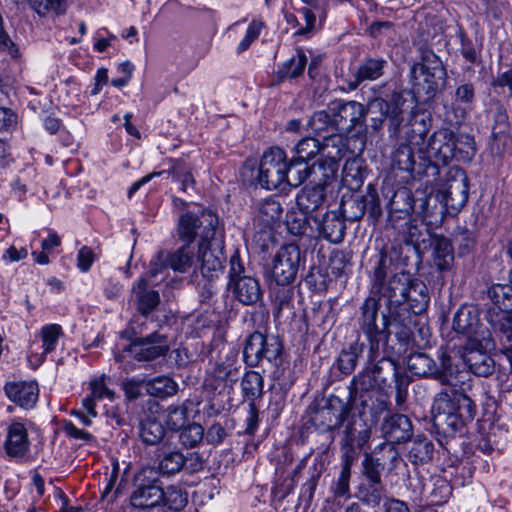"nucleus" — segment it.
I'll return each instance as SVG.
<instances>
[{"mask_svg": "<svg viewBox=\"0 0 512 512\" xmlns=\"http://www.w3.org/2000/svg\"><path fill=\"white\" fill-rule=\"evenodd\" d=\"M152 278L148 272L132 287V292L137 302V309L142 315L150 314L160 302L159 293L149 289V280Z\"/></svg>", "mask_w": 512, "mask_h": 512, "instance_id": "23", "label": "nucleus"}, {"mask_svg": "<svg viewBox=\"0 0 512 512\" xmlns=\"http://www.w3.org/2000/svg\"><path fill=\"white\" fill-rule=\"evenodd\" d=\"M318 228L322 237L331 243L339 244L344 239L345 223L334 211L324 215L323 220L318 223Z\"/></svg>", "mask_w": 512, "mask_h": 512, "instance_id": "26", "label": "nucleus"}, {"mask_svg": "<svg viewBox=\"0 0 512 512\" xmlns=\"http://www.w3.org/2000/svg\"><path fill=\"white\" fill-rule=\"evenodd\" d=\"M387 265H386V257L381 256L377 266L374 269L372 276V288L376 292L381 294V290H384V287L387 285L386 276H387Z\"/></svg>", "mask_w": 512, "mask_h": 512, "instance_id": "58", "label": "nucleus"}, {"mask_svg": "<svg viewBox=\"0 0 512 512\" xmlns=\"http://www.w3.org/2000/svg\"><path fill=\"white\" fill-rule=\"evenodd\" d=\"M307 64V57L304 51L298 50L296 55L285 61L278 69V76L281 79L295 78L301 75Z\"/></svg>", "mask_w": 512, "mask_h": 512, "instance_id": "42", "label": "nucleus"}, {"mask_svg": "<svg viewBox=\"0 0 512 512\" xmlns=\"http://www.w3.org/2000/svg\"><path fill=\"white\" fill-rule=\"evenodd\" d=\"M432 197L421 193V196L414 198L413 214L415 215L414 221H421L426 225H432L436 221L437 204L431 205ZM444 211H440L439 214H443Z\"/></svg>", "mask_w": 512, "mask_h": 512, "instance_id": "29", "label": "nucleus"}, {"mask_svg": "<svg viewBox=\"0 0 512 512\" xmlns=\"http://www.w3.org/2000/svg\"><path fill=\"white\" fill-rule=\"evenodd\" d=\"M236 298L245 305L256 303L261 297L258 280L250 275H244L235 284L230 286Z\"/></svg>", "mask_w": 512, "mask_h": 512, "instance_id": "25", "label": "nucleus"}, {"mask_svg": "<svg viewBox=\"0 0 512 512\" xmlns=\"http://www.w3.org/2000/svg\"><path fill=\"white\" fill-rule=\"evenodd\" d=\"M313 168L307 162L293 158L288 164L287 188L298 187L311 174Z\"/></svg>", "mask_w": 512, "mask_h": 512, "instance_id": "43", "label": "nucleus"}, {"mask_svg": "<svg viewBox=\"0 0 512 512\" xmlns=\"http://www.w3.org/2000/svg\"><path fill=\"white\" fill-rule=\"evenodd\" d=\"M381 432L387 441L376 446L374 454L384 452L391 463H394L398 460L399 454L393 444L405 442L411 438V422L406 415L394 414L384 419Z\"/></svg>", "mask_w": 512, "mask_h": 512, "instance_id": "8", "label": "nucleus"}, {"mask_svg": "<svg viewBox=\"0 0 512 512\" xmlns=\"http://www.w3.org/2000/svg\"><path fill=\"white\" fill-rule=\"evenodd\" d=\"M4 390L12 402L25 409L33 408L38 401L39 388L36 381L7 383Z\"/></svg>", "mask_w": 512, "mask_h": 512, "instance_id": "21", "label": "nucleus"}, {"mask_svg": "<svg viewBox=\"0 0 512 512\" xmlns=\"http://www.w3.org/2000/svg\"><path fill=\"white\" fill-rule=\"evenodd\" d=\"M413 278L405 272L396 273L389 278L381 296L387 301V308L391 319L407 327V312H403L406 294L410 291Z\"/></svg>", "mask_w": 512, "mask_h": 512, "instance_id": "7", "label": "nucleus"}, {"mask_svg": "<svg viewBox=\"0 0 512 512\" xmlns=\"http://www.w3.org/2000/svg\"><path fill=\"white\" fill-rule=\"evenodd\" d=\"M363 352V344L353 342L348 349L343 350L338 357V367L344 374H350L357 365V360Z\"/></svg>", "mask_w": 512, "mask_h": 512, "instance_id": "44", "label": "nucleus"}, {"mask_svg": "<svg viewBox=\"0 0 512 512\" xmlns=\"http://www.w3.org/2000/svg\"><path fill=\"white\" fill-rule=\"evenodd\" d=\"M204 437V429L200 424L192 423L181 428L179 440L185 447L192 448L199 444Z\"/></svg>", "mask_w": 512, "mask_h": 512, "instance_id": "52", "label": "nucleus"}, {"mask_svg": "<svg viewBox=\"0 0 512 512\" xmlns=\"http://www.w3.org/2000/svg\"><path fill=\"white\" fill-rule=\"evenodd\" d=\"M414 196L406 188L398 189L389 203V213L397 218L409 217L413 213Z\"/></svg>", "mask_w": 512, "mask_h": 512, "instance_id": "28", "label": "nucleus"}, {"mask_svg": "<svg viewBox=\"0 0 512 512\" xmlns=\"http://www.w3.org/2000/svg\"><path fill=\"white\" fill-rule=\"evenodd\" d=\"M145 383L147 392L158 398L173 396L178 391V384L168 376H158Z\"/></svg>", "mask_w": 512, "mask_h": 512, "instance_id": "36", "label": "nucleus"}, {"mask_svg": "<svg viewBox=\"0 0 512 512\" xmlns=\"http://www.w3.org/2000/svg\"><path fill=\"white\" fill-rule=\"evenodd\" d=\"M192 265V256L185 247L179 248L174 253H159L157 259L151 261L149 275L157 277L162 269L170 267L176 272H185Z\"/></svg>", "mask_w": 512, "mask_h": 512, "instance_id": "20", "label": "nucleus"}, {"mask_svg": "<svg viewBox=\"0 0 512 512\" xmlns=\"http://www.w3.org/2000/svg\"><path fill=\"white\" fill-rule=\"evenodd\" d=\"M335 423L328 425L329 430L339 428L345 423L343 437L341 440L342 458L350 456L354 458L355 446L363 448L369 441L371 430L367 424L360 418L349 416V411L343 409L341 413L335 415Z\"/></svg>", "mask_w": 512, "mask_h": 512, "instance_id": "6", "label": "nucleus"}, {"mask_svg": "<svg viewBox=\"0 0 512 512\" xmlns=\"http://www.w3.org/2000/svg\"><path fill=\"white\" fill-rule=\"evenodd\" d=\"M263 387L264 380L259 372L248 371L244 374L241 381V388L249 402L255 403L256 399L262 397Z\"/></svg>", "mask_w": 512, "mask_h": 512, "instance_id": "38", "label": "nucleus"}, {"mask_svg": "<svg viewBox=\"0 0 512 512\" xmlns=\"http://www.w3.org/2000/svg\"><path fill=\"white\" fill-rule=\"evenodd\" d=\"M325 201V188L322 185L304 187L296 197L301 213L307 217L317 211Z\"/></svg>", "mask_w": 512, "mask_h": 512, "instance_id": "24", "label": "nucleus"}, {"mask_svg": "<svg viewBox=\"0 0 512 512\" xmlns=\"http://www.w3.org/2000/svg\"><path fill=\"white\" fill-rule=\"evenodd\" d=\"M283 214V207L276 198L269 197L261 201L258 207L257 218L265 226H272L278 222Z\"/></svg>", "mask_w": 512, "mask_h": 512, "instance_id": "31", "label": "nucleus"}, {"mask_svg": "<svg viewBox=\"0 0 512 512\" xmlns=\"http://www.w3.org/2000/svg\"><path fill=\"white\" fill-rule=\"evenodd\" d=\"M386 61L380 58H369L365 60L357 69L355 80L350 83L351 89H356L363 81H373L383 74V68Z\"/></svg>", "mask_w": 512, "mask_h": 512, "instance_id": "27", "label": "nucleus"}, {"mask_svg": "<svg viewBox=\"0 0 512 512\" xmlns=\"http://www.w3.org/2000/svg\"><path fill=\"white\" fill-rule=\"evenodd\" d=\"M406 100L400 93H392L387 99L377 97L369 101L366 111L371 114L370 127L373 131L382 128L384 119L389 121V129L394 135L399 133L402 123L411 117V110L407 111Z\"/></svg>", "mask_w": 512, "mask_h": 512, "instance_id": "2", "label": "nucleus"}, {"mask_svg": "<svg viewBox=\"0 0 512 512\" xmlns=\"http://www.w3.org/2000/svg\"><path fill=\"white\" fill-rule=\"evenodd\" d=\"M30 449L28 422L12 420L6 429L4 450L9 458L22 459Z\"/></svg>", "mask_w": 512, "mask_h": 512, "instance_id": "17", "label": "nucleus"}, {"mask_svg": "<svg viewBox=\"0 0 512 512\" xmlns=\"http://www.w3.org/2000/svg\"><path fill=\"white\" fill-rule=\"evenodd\" d=\"M406 140H408L406 138ZM416 148L412 143L400 145L393 154L392 166L400 171L411 172L414 169Z\"/></svg>", "mask_w": 512, "mask_h": 512, "instance_id": "35", "label": "nucleus"}, {"mask_svg": "<svg viewBox=\"0 0 512 512\" xmlns=\"http://www.w3.org/2000/svg\"><path fill=\"white\" fill-rule=\"evenodd\" d=\"M353 462L354 458H351L349 455L342 458V469L334 488L335 497H349V482Z\"/></svg>", "mask_w": 512, "mask_h": 512, "instance_id": "50", "label": "nucleus"}, {"mask_svg": "<svg viewBox=\"0 0 512 512\" xmlns=\"http://www.w3.org/2000/svg\"><path fill=\"white\" fill-rule=\"evenodd\" d=\"M411 77L418 92L423 91L430 97L444 83L446 70L439 57L430 52L423 56L420 63L411 67Z\"/></svg>", "mask_w": 512, "mask_h": 512, "instance_id": "5", "label": "nucleus"}, {"mask_svg": "<svg viewBox=\"0 0 512 512\" xmlns=\"http://www.w3.org/2000/svg\"><path fill=\"white\" fill-rule=\"evenodd\" d=\"M486 319L495 331L500 332L508 340L512 339V313L488 309Z\"/></svg>", "mask_w": 512, "mask_h": 512, "instance_id": "40", "label": "nucleus"}, {"mask_svg": "<svg viewBox=\"0 0 512 512\" xmlns=\"http://www.w3.org/2000/svg\"><path fill=\"white\" fill-rule=\"evenodd\" d=\"M432 118L429 113L411 108V117L405 125L407 139L414 145L417 157L434 165H446L455 157L454 133L449 129L435 131L428 140Z\"/></svg>", "mask_w": 512, "mask_h": 512, "instance_id": "1", "label": "nucleus"}, {"mask_svg": "<svg viewBox=\"0 0 512 512\" xmlns=\"http://www.w3.org/2000/svg\"><path fill=\"white\" fill-rule=\"evenodd\" d=\"M379 298L370 296L365 299L360 307L361 317L359 319L360 327L370 343L369 358L373 360L379 349V344L386 338L385 330L387 327L386 317L383 315V327L377 325Z\"/></svg>", "mask_w": 512, "mask_h": 512, "instance_id": "11", "label": "nucleus"}, {"mask_svg": "<svg viewBox=\"0 0 512 512\" xmlns=\"http://www.w3.org/2000/svg\"><path fill=\"white\" fill-rule=\"evenodd\" d=\"M432 411L438 416H446L448 425L453 426L457 429V423L454 421L455 418V402H454V391L452 394L447 392H440L434 399L432 405Z\"/></svg>", "mask_w": 512, "mask_h": 512, "instance_id": "34", "label": "nucleus"}, {"mask_svg": "<svg viewBox=\"0 0 512 512\" xmlns=\"http://www.w3.org/2000/svg\"><path fill=\"white\" fill-rule=\"evenodd\" d=\"M327 147V144L322 146L320 142L315 138H304L300 140L295 147V159L307 162L308 160L315 157L318 153H320L321 150H326Z\"/></svg>", "mask_w": 512, "mask_h": 512, "instance_id": "46", "label": "nucleus"}, {"mask_svg": "<svg viewBox=\"0 0 512 512\" xmlns=\"http://www.w3.org/2000/svg\"><path fill=\"white\" fill-rule=\"evenodd\" d=\"M91 396L96 400L107 398L109 400L114 399V392L110 390L106 384L104 377H98L90 381Z\"/></svg>", "mask_w": 512, "mask_h": 512, "instance_id": "60", "label": "nucleus"}, {"mask_svg": "<svg viewBox=\"0 0 512 512\" xmlns=\"http://www.w3.org/2000/svg\"><path fill=\"white\" fill-rule=\"evenodd\" d=\"M187 501V494L181 489L170 486L164 491L163 506L166 505L171 510H182L186 506Z\"/></svg>", "mask_w": 512, "mask_h": 512, "instance_id": "53", "label": "nucleus"}, {"mask_svg": "<svg viewBox=\"0 0 512 512\" xmlns=\"http://www.w3.org/2000/svg\"><path fill=\"white\" fill-rule=\"evenodd\" d=\"M352 384L355 386L356 390L361 391L381 389L379 379H375V375L371 373L368 367L353 378Z\"/></svg>", "mask_w": 512, "mask_h": 512, "instance_id": "56", "label": "nucleus"}, {"mask_svg": "<svg viewBox=\"0 0 512 512\" xmlns=\"http://www.w3.org/2000/svg\"><path fill=\"white\" fill-rule=\"evenodd\" d=\"M455 402V418L457 429L464 425L466 422L472 421L475 413L476 406L474 402L465 394L454 391Z\"/></svg>", "mask_w": 512, "mask_h": 512, "instance_id": "32", "label": "nucleus"}, {"mask_svg": "<svg viewBox=\"0 0 512 512\" xmlns=\"http://www.w3.org/2000/svg\"><path fill=\"white\" fill-rule=\"evenodd\" d=\"M184 465V456L180 452H170L161 459L159 471L163 475L179 472Z\"/></svg>", "mask_w": 512, "mask_h": 512, "instance_id": "54", "label": "nucleus"}, {"mask_svg": "<svg viewBox=\"0 0 512 512\" xmlns=\"http://www.w3.org/2000/svg\"><path fill=\"white\" fill-rule=\"evenodd\" d=\"M218 224L217 216L208 210L198 213L187 212L178 222V235L182 241L192 243L197 237L199 242H208L215 238Z\"/></svg>", "mask_w": 512, "mask_h": 512, "instance_id": "4", "label": "nucleus"}, {"mask_svg": "<svg viewBox=\"0 0 512 512\" xmlns=\"http://www.w3.org/2000/svg\"><path fill=\"white\" fill-rule=\"evenodd\" d=\"M230 267H229V286H232L235 284V282L238 281V279H242V277L246 274L245 267L240 260V256L238 252H235L230 257Z\"/></svg>", "mask_w": 512, "mask_h": 512, "instance_id": "62", "label": "nucleus"}, {"mask_svg": "<svg viewBox=\"0 0 512 512\" xmlns=\"http://www.w3.org/2000/svg\"><path fill=\"white\" fill-rule=\"evenodd\" d=\"M62 333V327L59 324H47L41 328L40 336L44 354L51 353L56 349Z\"/></svg>", "mask_w": 512, "mask_h": 512, "instance_id": "48", "label": "nucleus"}, {"mask_svg": "<svg viewBox=\"0 0 512 512\" xmlns=\"http://www.w3.org/2000/svg\"><path fill=\"white\" fill-rule=\"evenodd\" d=\"M332 125H334L333 119L324 110L315 112L307 123L308 128L316 133H321Z\"/></svg>", "mask_w": 512, "mask_h": 512, "instance_id": "57", "label": "nucleus"}, {"mask_svg": "<svg viewBox=\"0 0 512 512\" xmlns=\"http://www.w3.org/2000/svg\"><path fill=\"white\" fill-rule=\"evenodd\" d=\"M301 251L295 244L282 246L272 260L271 277L277 285L292 283L298 273Z\"/></svg>", "mask_w": 512, "mask_h": 512, "instance_id": "13", "label": "nucleus"}, {"mask_svg": "<svg viewBox=\"0 0 512 512\" xmlns=\"http://www.w3.org/2000/svg\"><path fill=\"white\" fill-rule=\"evenodd\" d=\"M197 260L203 277L212 280L223 273V246L216 238L208 242H199Z\"/></svg>", "mask_w": 512, "mask_h": 512, "instance_id": "15", "label": "nucleus"}, {"mask_svg": "<svg viewBox=\"0 0 512 512\" xmlns=\"http://www.w3.org/2000/svg\"><path fill=\"white\" fill-rule=\"evenodd\" d=\"M433 453V444L427 438L417 437L414 439L409 450L410 457L415 462H426L431 459Z\"/></svg>", "mask_w": 512, "mask_h": 512, "instance_id": "51", "label": "nucleus"}, {"mask_svg": "<svg viewBox=\"0 0 512 512\" xmlns=\"http://www.w3.org/2000/svg\"><path fill=\"white\" fill-rule=\"evenodd\" d=\"M453 144H455V157L459 161L470 160L476 151L475 142L472 137L467 134H454Z\"/></svg>", "mask_w": 512, "mask_h": 512, "instance_id": "49", "label": "nucleus"}, {"mask_svg": "<svg viewBox=\"0 0 512 512\" xmlns=\"http://www.w3.org/2000/svg\"><path fill=\"white\" fill-rule=\"evenodd\" d=\"M469 195V185L463 170L457 169L448 179L446 187L438 191L434 201L442 204V209L456 215L466 204Z\"/></svg>", "mask_w": 512, "mask_h": 512, "instance_id": "12", "label": "nucleus"}, {"mask_svg": "<svg viewBox=\"0 0 512 512\" xmlns=\"http://www.w3.org/2000/svg\"><path fill=\"white\" fill-rule=\"evenodd\" d=\"M288 163L287 156L283 149L279 147L269 148L262 155L258 181L260 185L267 189H280L282 191L287 188Z\"/></svg>", "mask_w": 512, "mask_h": 512, "instance_id": "3", "label": "nucleus"}, {"mask_svg": "<svg viewBox=\"0 0 512 512\" xmlns=\"http://www.w3.org/2000/svg\"><path fill=\"white\" fill-rule=\"evenodd\" d=\"M333 122L337 130L350 132L365 121L366 107L357 101H339L333 108Z\"/></svg>", "mask_w": 512, "mask_h": 512, "instance_id": "16", "label": "nucleus"}, {"mask_svg": "<svg viewBox=\"0 0 512 512\" xmlns=\"http://www.w3.org/2000/svg\"><path fill=\"white\" fill-rule=\"evenodd\" d=\"M455 369L452 363V356L443 351L440 355V367L436 366V373L434 378L439 380L442 384L450 383V377L454 374Z\"/></svg>", "mask_w": 512, "mask_h": 512, "instance_id": "55", "label": "nucleus"}, {"mask_svg": "<svg viewBox=\"0 0 512 512\" xmlns=\"http://www.w3.org/2000/svg\"><path fill=\"white\" fill-rule=\"evenodd\" d=\"M487 349L481 347L477 342H472L468 343L461 355L463 364L477 376L487 377L494 371L495 362L485 352Z\"/></svg>", "mask_w": 512, "mask_h": 512, "instance_id": "19", "label": "nucleus"}, {"mask_svg": "<svg viewBox=\"0 0 512 512\" xmlns=\"http://www.w3.org/2000/svg\"><path fill=\"white\" fill-rule=\"evenodd\" d=\"M452 328L459 334L466 335L468 343L477 342L483 348L494 346L491 333L479 324L477 315L468 307H461L454 314Z\"/></svg>", "mask_w": 512, "mask_h": 512, "instance_id": "14", "label": "nucleus"}, {"mask_svg": "<svg viewBox=\"0 0 512 512\" xmlns=\"http://www.w3.org/2000/svg\"><path fill=\"white\" fill-rule=\"evenodd\" d=\"M493 306L490 309L512 313V287L509 285L497 284L488 291Z\"/></svg>", "mask_w": 512, "mask_h": 512, "instance_id": "39", "label": "nucleus"}, {"mask_svg": "<svg viewBox=\"0 0 512 512\" xmlns=\"http://www.w3.org/2000/svg\"><path fill=\"white\" fill-rule=\"evenodd\" d=\"M163 499L164 490L155 483L137 486L129 498L133 512H160Z\"/></svg>", "mask_w": 512, "mask_h": 512, "instance_id": "18", "label": "nucleus"}, {"mask_svg": "<svg viewBox=\"0 0 512 512\" xmlns=\"http://www.w3.org/2000/svg\"><path fill=\"white\" fill-rule=\"evenodd\" d=\"M407 367L417 376H431L434 378L436 364L432 358L424 353H414L407 358Z\"/></svg>", "mask_w": 512, "mask_h": 512, "instance_id": "37", "label": "nucleus"}, {"mask_svg": "<svg viewBox=\"0 0 512 512\" xmlns=\"http://www.w3.org/2000/svg\"><path fill=\"white\" fill-rule=\"evenodd\" d=\"M282 344L278 338L267 337L256 331L250 334L245 340L243 358L250 367L259 365L262 359L271 363H277L282 353Z\"/></svg>", "mask_w": 512, "mask_h": 512, "instance_id": "9", "label": "nucleus"}, {"mask_svg": "<svg viewBox=\"0 0 512 512\" xmlns=\"http://www.w3.org/2000/svg\"><path fill=\"white\" fill-rule=\"evenodd\" d=\"M262 27L263 23L258 20H253L249 24L244 38L240 41L237 47L238 53L245 51L251 45V43L259 37Z\"/></svg>", "mask_w": 512, "mask_h": 512, "instance_id": "59", "label": "nucleus"}, {"mask_svg": "<svg viewBox=\"0 0 512 512\" xmlns=\"http://www.w3.org/2000/svg\"><path fill=\"white\" fill-rule=\"evenodd\" d=\"M453 261L454 254L451 243L445 238L437 239L433 248L434 265L443 272L451 268Z\"/></svg>", "mask_w": 512, "mask_h": 512, "instance_id": "33", "label": "nucleus"}, {"mask_svg": "<svg viewBox=\"0 0 512 512\" xmlns=\"http://www.w3.org/2000/svg\"><path fill=\"white\" fill-rule=\"evenodd\" d=\"M169 350L167 337L158 332H154L146 337L134 339L120 354L115 358L118 362H124L129 354L135 360L152 361L158 357L164 356Z\"/></svg>", "mask_w": 512, "mask_h": 512, "instance_id": "10", "label": "nucleus"}, {"mask_svg": "<svg viewBox=\"0 0 512 512\" xmlns=\"http://www.w3.org/2000/svg\"><path fill=\"white\" fill-rule=\"evenodd\" d=\"M368 203L371 204L370 214H372V215L380 214V208L378 205L377 196L370 195L369 199L365 197V198H361L359 200L354 201V204L356 205V207L358 209V214H355L353 217H351V219H353V220L360 219L364 215V212H365V209H366V206Z\"/></svg>", "mask_w": 512, "mask_h": 512, "instance_id": "63", "label": "nucleus"}, {"mask_svg": "<svg viewBox=\"0 0 512 512\" xmlns=\"http://www.w3.org/2000/svg\"><path fill=\"white\" fill-rule=\"evenodd\" d=\"M385 366L388 370H394V364L386 359H381L368 369L375 375V379H379V385L383 388L387 383V377L384 375Z\"/></svg>", "mask_w": 512, "mask_h": 512, "instance_id": "64", "label": "nucleus"}, {"mask_svg": "<svg viewBox=\"0 0 512 512\" xmlns=\"http://www.w3.org/2000/svg\"><path fill=\"white\" fill-rule=\"evenodd\" d=\"M164 420L168 429L180 430L187 422V407L185 404L171 405L164 412Z\"/></svg>", "mask_w": 512, "mask_h": 512, "instance_id": "47", "label": "nucleus"}, {"mask_svg": "<svg viewBox=\"0 0 512 512\" xmlns=\"http://www.w3.org/2000/svg\"><path fill=\"white\" fill-rule=\"evenodd\" d=\"M406 298L407 302H405L403 312L408 314V326L412 322L413 316L423 313L428 308L430 296L426 284L419 279L413 278Z\"/></svg>", "mask_w": 512, "mask_h": 512, "instance_id": "22", "label": "nucleus"}, {"mask_svg": "<svg viewBox=\"0 0 512 512\" xmlns=\"http://www.w3.org/2000/svg\"><path fill=\"white\" fill-rule=\"evenodd\" d=\"M17 124V114L10 108L0 107V132H12Z\"/></svg>", "mask_w": 512, "mask_h": 512, "instance_id": "61", "label": "nucleus"}, {"mask_svg": "<svg viewBox=\"0 0 512 512\" xmlns=\"http://www.w3.org/2000/svg\"><path fill=\"white\" fill-rule=\"evenodd\" d=\"M386 489L383 482L373 483V482H363L359 486V498L365 504L376 507L378 506L384 495Z\"/></svg>", "mask_w": 512, "mask_h": 512, "instance_id": "41", "label": "nucleus"}, {"mask_svg": "<svg viewBox=\"0 0 512 512\" xmlns=\"http://www.w3.org/2000/svg\"><path fill=\"white\" fill-rule=\"evenodd\" d=\"M140 438L148 445L158 444L165 436V428L161 421L148 416L140 423Z\"/></svg>", "mask_w": 512, "mask_h": 512, "instance_id": "30", "label": "nucleus"}, {"mask_svg": "<svg viewBox=\"0 0 512 512\" xmlns=\"http://www.w3.org/2000/svg\"><path fill=\"white\" fill-rule=\"evenodd\" d=\"M384 461L374 455L366 453L362 461V475L366 482H383L381 479V471L384 469Z\"/></svg>", "mask_w": 512, "mask_h": 512, "instance_id": "45", "label": "nucleus"}]
</instances>
